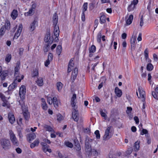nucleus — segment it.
<instances>
[{"instance_id":"nucleus-50","label":"nucleus","mask_w":158,"mask_h":158,"mask_svg":"<svg viewBox=\"0 0 158 158\" xmlns=\"http://www.w3.org/2000/svg\"><path fill=\"white\" fill-rule=\"evenodd\" d=\"M65 144L67 146L70 148H73V144L69 142H66L65 143Z\"/></svg>"},{"instance_id":"nucleus-43","label":"nucleus","mask_w":158,"mask_h":158,"mask_svg":"<svg viewBox=\"0 0 158 158\" xmlns=\"http://www.w3.org/2000/svg\"><path fill=\"white\" fill-rule=\"evenodd\" d=\"M147 70L148 71H151L153 69V66L151 64L149 63L147 64Z\"/></svg>"},{"instance_id":"nucleus-26","label":"nucleus","mask_w":158,"mask_h":158,"mask_svg":"<svg viewBox=\"0 0 158 158\" xmlns=\"http://www.w3.org/2000/svg\"><path fill=\"white\" fill-rule=\"evenodd\" d=\"M117 156L114 152L110 151L107 158H117Z\"/></svg>"},{"instance_id":"nucleus-61","label":"nucleus","mask_w":158,"mask_h":158,"mask_svg":"<svg viewBox=\"0 0 158 158\" xmlns=\"http://www.w3.org/2000/svg\"><path fill=\"white\" fill-rule=\"evenodd\" d=\"M18 133L19 136V137L20 138H22L23 137V135L22 134L21 131L20 130H18Z\"/></svg>"},{"instance_id":"nucleus-36","label":"nucleus","mask_w":158,"mask_h":158,"mask_svg":"<svg viewBox=\"0 0 158 158\" xmlns=\"http://www.w3.org/2000/svg\"><path fill=\"white\" fill-rule=\"evenodd\" d=\"M11 58V55L10 54H7L5 60L7 63H9L10 61Z\"/></svg>"},{"instance_id":"nucleus-12","label":"nucleus","mask_w":158,"mask_h":158,"mask_svg":"<svg viewBox=\"0 0 158 158\" xmlns=\"http://www.w3.org/2000/svg\"><path fill=\"white\" fill-rule=\"evenodd\" d=\"M54 26V35L56 37V38H55V40L56 41H57L58 40V38L59 35L60 31L59 27L58 26Z\"/></svg>"},{"instance_id":"nucleus-41","label":"nucleus","mask_w":158,"mask_h":158,"mask_svg":"<svg viewBox=\"0 0 158 158\" xmlns=\"http://www.w3.org/2000/svg\"><path fill=\"white\" fill-rule=\"evenodd\" d=\"M44 127L46 129L47 131H53V129L51 127L47 125H44Z\"/></svg>"},{"instance_id":"nucleus-7","label":"nucleus","mask_w":158,"mask_h":158,"mask_svg":"<svg viewBox=\"0 0 158 158\" xmlns=\"http://www.w3.org/2000/svg\"><path fill=\"white\" fill-rule=\"evenodd\" d=\"M111 128L112 127L110 126L108 127L107 129H106L105 134L103 137V140H108L111 137V135L110 134L111 132H110V131Z\"/></svg>"},{"instance_id":"nucleus-52","label":"nucleus","mask_w":158,"mask_h":158,"mask_svg":"<svg viewBox=\"0 0 158 158\" xmlns=\"http://www.w3.org/2000/svg\"><path fill=\"white\" fill-rule=\"evenodd\" d=\"M57 119L58 121H60L63 119V117L60 114H58L57 115Z\"/></svg>"},{"instance_id":"nucleus-11","label":"nucleus","mask_w":158,"mask_h":158,"mask_svg":"<svg viewBox=\"0 0 158 158\" xmlns=\"http://www.w3.org/2000/svg\"><path fill=\"white\" fill-rule=\"evenodd\" d=\"M138 91L139 93V98H140L142 101L144 102L145 101V92L141 88L139 87Z\"/></svg>"},{"instance_id":"nucleus-6","label":"nucleus","mask_w":158,"mask_h":158,"mask_svg":"<svg viewBox=\"0 0 158 158\" xmlns=\"http://www.w3.org/2000/svg\"><path fill=\"white\" fill-rule=\"evenodd\" d=\"M10 139L12 143L14 145L18 146L19 144V141L15 134L11 130L9 131Z\"/></svg>"},{"instance_id":"nucleus-39","label":"nucleus","mask_w":158,"mask_h":158,"mask_svg":"<svg viewBox=\"0 0 158 158\" xmlns=\"http://www.w3.org/2000/svg\"><path fill=\"white\" fill-rule=\"evenodd\" d=\"M135 8V6H134V5L132 4H131L128 7V11L129 12L132 11L134 10Z\"/></svg>"},{"instance_id":"nucleus-25","label":"nucleus","mask_w":158,"mask_h":158,"mask_svg":"<svg viewBox=\"0 0 158 158\" xmlns=\"http://www.w3.org/2000/svg\"><path fill=\"white\" fill-rule=\"evenodd\" d=\"M16 80V79L8 87V89L9 90H11V89H14L17 86V83L15 81Z\"/></svg>"},{"instance_id":"nucleus-53","label":"nucleus","mask_w":158,"mask_h":158,"mask_svg":"<svg viewBox=\"0 0 158 158\" xmlns=\"http://www.w3.org/2000/svg\"><path fill=\"white\" fill-rule=\"evenodd\" d=\"M152 95L153 97L156 100H158V94H156L155 92H152Z\"/></svg>"},{"instance_id":"nucleus-3","label":"nucleus","mask_w":158,"mask_h":158,"mask_svg":"<svg viewBox=\"0 0 158 158\" xmlns=\"http://www.w3.org/2000/svg\"><path fill=\"white\" fill-rule=\"evenodd\" d=\"M19 105H20L22 107V110L23 111V113L24 117L25 120H28L30 117V115L28 110L27 108H24V103L23 100H19Z\"/></svg>"},{"instance_id":"nucleus-17","label":"nucleus","mask_w":158,"mask_h":158,"mask_svg":"<svg viewBox=\"0 0 158 158\" xmlns=\"http://www.w3.org/2000/svg\"><path fill=\"white\" fill-rule=\"evenodd\" d=\"M115 93L116 96L118 97H120L122 95V93L121 89L118 87H116L115 89Z\"/></svg>"},{"instance_id":"nucleus-33","label":"nucleus","mask_w":158,"mask_h":158,"mask_svg":"<svg viewBox=\"0 0 158 158\" xmlns=\"http://www.w3.org/2000/svg\"><path fill=\"white\" fill-rule=\"evenodd\" d=\"M62 84L60 82H57L56 84V86L59 92L60 91L63 87Z\"/></svg>"},{"instance_id":"nucleus-31","label":"nucleus","mask_w":158,"mask_h":158,"mask_svg":"<svg viewBox=\"0 0 158 158\" xmlns=\"http://www.w3.org/2000/svg\"><path fill=\"white\" fill-rule=\"evenodd\" d=\"M74 148L77 152H79V154L80 155L81 152L80 151L81 150V148L80 143L77 144L76 146H74Z\"/></svg>"},{"instance_id":"nucleus-44","label":"nucleus","mask_w":158,"mask_h":158,"mask_svg":"<svg viewBox=\"0 0 158 158\" xmlns=\"http://www.w3.org/2000/svg\"><path fill=\"white\" fill-rule=\"evenodd\" d=\"M42 149L43 151L45 152H48L50 153L52 152L51 149H48L47 146H46L45 147H42Z\"/></svg>"},{"instance_id":"nucleus-19","label":"nucleus","mask_w":158,"mask_h":158,"mask_svg":"<svg viewBox=\"0 0 158 158\" xmlns=\"http://www.w3.org/2000/svg\"><path fill=\"white\" fill-rule=\"evenodd\" d=\"M36 138V135L34 133H32L28 135L27 138L29 141L33 140Z\"/></svg>"},{"instance_id":"nucleus-62","label":"nucleus","mask_w":158,"mask_h":158,"mask_svg":"<svg viewBox=\"0 0 158 158\" xmlns=\"http://www.w3.org/2000/svg\"><path fill=\"white\" fill-rule=\"evenodd\" d=\"M148 132V131L146 129H143L142 131V132L141 133V134L143 135L144 134H147Z\"/></svg>"},{"instance_id":"nucleus-14","label":"nucleus","mask_w":158,"mask_h":158,"mask_svg":"<svg viewBox=\"0 0 158 158\" xmlns=\"http://www.w3.org/2000/svg\"><path fill=\"white\" fill-rule=\"evenodd\" d=\"M8 118L9 122L11 124H12L14 123L15 121V118L13 113L9 112L8 114Z\"/></svg>"},{"instance_id":"nucleus-55","label":"nucleus","mask_w":158,"mask_h":158,"mask_svg":"<svg viewBox=\"0 0 158 158\" xmlns=\"http://www.w3.org/2000/svg\"><path fill=\"white\" fill-rule=\"evenodd\" d=\"M136 41V38H132L131 40V46H132V45H134L135 42Z\"/></svg>"},{"instance_id":"nucleus-64","label":"nucleus","mask_w":158,"mask_h":158,"mask_svg":"<svg viewBox=\"0 0 158 158\" xmlns=\"http://www.w3.org/2000/svg\"><path fill=\"white\" fill-rule=\"evenodd\" d=\"M81 18L83 22L85 21V17L84 12H82Z\"/></svg>"},{"instance_id":"nucleus-23","label":"nucleus","mask_w":158,"mask_h":158,"mask_svg":"<svg viewBox=\"0 0 158 158\" xmlns=\"http://www.w3.org/2000/svg\"><path fill=\"white\" fill-rule=\"evenodd\" d=\"M140 143V141H137L135 143L134 145V149L135 151H137L139 150Z\"/></svg>"},{"instance_id":"nucleus-56","label":"nucleus","mask_w":158,"mask_h":158,"mask_svg":"<svg viewBox=\"0 0 158 158\" xmlns=\"http://www.w3.org/2000/svg\"><path fill=\"white\" fill-rule=\"evenodd\" d=\"M143 16L142 15L140 18V26L141 27L143 25Z\"/></svg>"},{"instance_id":"nucleus-1","label":"nucleus","mask_w":158,"mask_h":158,"mask_svg":"<svg viewBox=\"0 0 158 158\" xmlns=\"http://www.w3.org/2000/svg\"><path fill=\"white\" fill-rule=\"evenodd\" d=\"M76 94H73L71 99V104L73 108L72 111V118L74 121L77 122L79 119V113L76 110L77 106H76Z\"/></svg>"},{"instance_id":"nucleus-58","label":"nucleus","mask_w":158,"mask_h":158,"mask_svg":"<svg viewBox=\"0 0 158 158\" xmlns=\"http://www.w3.org/2000/svg\"><path fill=\"white\" fill-rule=\"evenodd\" d=\"M92 153L95 156H98L99 153L98 151L95 149H93L92 151Z\"/></svg>"},{"instance_id":"nucleus-32","label":"nucleus","mask_w":158,"mask_h":158,"mask_svg":"<svg viewBox=\"0 0 158 158\" xmlns=\"http://www.w3.org/2000/svg\"><path fill=\"white\" fill-rule=\"evenodd\" d=\"M20 68L15 67V76L16 80L17 79V77H19V70Z\"/></svg>"},{"instance_id":"nucleus-45","label":"nucleus","mask_w":158,"mask_h":158,"mask_svg":"<svg viewBox=\"0 0 158 158\" xmlns=\"http://www.w3.org/2000/svg\"><path fill=\"white\" fill-rule=\"evenodd\" d=\"M10 23L9 22H7L6 23L4 27L5 29L9 30L10 29Z\"/></svg>"},{"instance_id":"nucleus-46","label":"nucleus","mask_w":158,"mask_h":158,"mask_svg":"<svg viewBox=\"0 0 158 158\" xmlns=\"http://www.w3.org/2000/svg\"><path fill=\"white\" fill-rule=\"evenodd\" d=\"M95 134L96 135V138L99 139L100 137V135L98 130H96L95 131Z\"/></svg>"},{"instance_id":"nucleus-57","label":"nucleus","mask_w":158,"mask_h":158,"mask_svg":"<svg viewBox=\"0 0 158 158\" xmlns=\"http://www.w3.org/2000/svg\"><path fill=\"white\" fill-rule=\"evenodd\" d=\"M144 53L145 54V58L146 59V60H147L148 57V51L147 49H146L145 50Z\"/></svg>"},{"instance_id":"nucleus-48","label":"nucleus","mask_w":158,"mask_h":158,"mask_svg":"<svg viewBox=\"0 0 158 158\" xmlns=\"http://www.w3.org/2000/svg\"><path fill=\"white\" fill-rule=\"evenodd\" d=\"M53 58V56L52 53H49L48 56V60L50 61H51L52 60Z\"/></svg>"},{"instance_id":"nucleus-37","label":"nucleus","mask_w":158,"mask_h":158,"mask_svg":"<svg viewBox=\"0 0 158 158\" xmlns=\"http://www.w3.org/2000/svg\"><path fill=\"white\" fill-rule=\"evenodd\" d=\"M5 29L4 26H2L0 30V37H1L4 35L5 31Z\"/></svg>"},{"instance_id":"nucleus-13","label":"nucleus","mask_w":158,"mask_h":158,"mask_svg":"<svg viewBox=\"0 0 158 158\" xmlns=\"http://www.w3.org/2000/svg\"><path fill=\"white\" fill-rule=\"evenodd\" d=\"M23 28V26L22 24H20L19 26L18 30L16 33H15L14 38L17 39L19 36L22 31Z\"/></svg>"},{"instance_id":"nucleus-27","label":"nucleus","mask_w":158,"mask_h":158,"mask_svg":"<svg viewBox=\"0 0 158 158\" xmlns=\"http://www.w3.org/2000/svg\"><path fill=\"white\" fill-rule=\"evenodd\" d=\"M133 18V15H129L128 18L127 19L126 23L127 24H130L132 22Z\"/></svg>"},{"instance_id":"nucleus-59","label":"nucleus","mask_w":158,"mask_h":158,"mask_svg":"<svg viewBox=\"0 0 158 158\" xmlns=\"http://www.w3.org/2000/svg\"><path fill=\"white\" fill-rule=\"evenodd\" d=\"M94 7V4L92 3L89 4V8L90 10H93Z\"/></svg>"},{"instance_id":"nucleus-49","label":"nucleus","mask_w":158,"mask_h":158,"mask_svg":"<svg viewBox=\"0 0 158 158\" xmlns=\"http://www.w3.org/2000/svg\"><path fill=\"white\" fill-rule=\"evenodd\" d=\"M100 114L104 118L106 119L107 118V116L106 114L103 112L102 110H101L100 111Z\"/></svg>"},{"instance_id":"nucleus-5","label":"nucleus","mask_w":158,"mask_h":158,"mask_svg":"<svg viewBox=\"0 0 158 158\" xmlns=\"http://www.w3.org/2000/svg\"><path fill=\"white\" fill-rule=\"evenodd\" d=\"M93 139L88 138H86L85 141V151L87 152H91L92 151L91 143Z\"/></svg>"},{"instance_id":"nucleus-9","label":"nucleus","mask_w":158,"mask_h":158,"mask_svg":"<svg viewBox=\"0 0 158 158\" xmlns=\"http://www.w3.org/2000/svg\"><path fill=\"white\" fill-rule=\"evenodd\" d=\"M78 72V69L76 68H75L74 70H73L70 78V81L72 83H73L76 79L77 75Z\"/></svg>"},{"instance_id":"nucleus-10","label":"nucleus","mask_w":158,"mask_h":158,"mask_svg":"<svg viewBox=\"0 0 158 158\" xmlns=\"http://www.w3.org/2000/svg\"><path fill=\"white\" fill-rule=\"evenodd\" d=\"M138 91L139 93V98H140L142 101L144 102L145 101V92L141 88L139 87Z\"/></svg>"},{"instance_id":"nucleus-51","label":"nucleus","mask_w":158,"mask_h":158,"mask_svg":"<svg viewBox=\"0 0 158 158\" xmlns=\"http://www.w3.org/2000/svg\"><path fill=\"white\" fill-rule=\"evenodd\" d=\"M87 3L86 2L84 3L83 5V10L82 12H84L87 10Z\"/></svg>"},{"instance_id":"nucleus-40","label":"nucleus","mask_w":158,"mask_h":158,"mask_svg":"<svg viewBox=\"0 0 158 158\" xmlns=\"http://www.w3.org/2000/svg\"><path fill=\"white\" fill-rule=\"evenodd\" d=\"M96 49L95 46L94 45H92L89 49V52L90 53H94L95 52Z\"/></svg>"},{"instance_id":"nucleus-24","label":"nucleus","mask_w":158,"mask_h":158,"mask_svg":"<svg viewBox=\"0 0 158 158\" xmlns=\"http://www.w3.org/2000/svg\"><path fill=\"white\" fill-rule=\"evenodd\" d=\"M37 85L40 86H41L43 85V81L42 77H40L38 78L37 80L36 81Z\"/></svg>"},{"instance_id":"nucleus-35","label":"nucleus","mask_w":158,"mask_h":158,"mask_svg":"<svg viewBox=\"0 0 158 158\" xmlns=\"http://www.w3.org/2000/svg\"><path fill=\"white\" fill-rule=\"evenodd\" d=\"M62 50V48L61 45H58L56 49V52L57 54H58L59 55H60V54Z\"/></svg>"},{"instance_id":"nucleus-8","label":"nucleus","mask_w":158,"mask_h":158,"mask_svg":"<svg viewBox=\"0 0 158 158\" xmlns=\"http://www.w3.org/2000/svg\"><path fill=\"white\" fill-rule=\"evenodd\" d=\"M26 93V88L24 85H22L19 88V94L20 98L23 99L24 98Z\"/></svg>"},{"instance_id":"nucleus-21","label":"nucleus","mask_w":158,"mask_h":158,"mask_svg":"<svg viewBox=\"0 0 158 158\" xmlns=\"http://www.w3.org/2000/svg\"><path fill=\"white\" fill-rule=\"evenodd\" d=\"M18 15L17 10H14L11 14V16L13 19L15 20L17 17Z\"/></svg>"},{"instance_id":"nucleus-2","label":"nucleus","mask_w":158,"mask_h":158,"mask_svg":"<svg viewBox=\"0 0 158 158\" xmlns=\"http://www.w3.org/2000/svg\"><path fill=\"white\" fill-rule=\"evenodd\" d=\"M53 38H51L50 34H48L44 38V41L47 43L46 47L44 48V51L45 52H47L48 51V46L50 45L53 42Z\"/></svg>"},{"instance_id":"nucleus-29","label":"nucleus","mask_w":158,"mask_h":158,"mask_svg":"<svg viewBox=\"0 0 158 158\" xmlns=\"http://www.w3.org/2000/svg\"><path fill=\"white\" fill-rule=\"evenodd\" d=\"M101 16L100 18V23L102 24L104 23L106 21V17L103 13L101 14Z\"/></svg>"},{"instance_id":"nucleus-4","label":"nucleus","mask_w":158,"mask_h":158,"mask_svg":"<svg viewBox=\"0 0 158 158\" xmlns=\"http://www.w3.org/2000/svg\"><path fill=\"white\" fill-rule=\"evenodd\" d=\"M0 144L3 149L6 150L11 147V144L10 140L5 138H3L0 140Z\"/></svg>"},{"instance_id":"nucleus-34","label":"nucleus","mask_w":158,"mask_h":158,"mask_svg":"<svg viewBox=\"0 0 158 158\" xmlns=\"http://www.w3.org/2000/svg\"><path fill=\"white\" fill-rule=\"evenodd\" d=\"M39 75L38 70L37 69H35L33 70V72L32 73V77H35L38 76Z\"/></svg>"},{"instance_id":"nucleus-38","label":"nucleus","mask_w":158,"mask_h":158,"mask_svg":"<svg viewBox=\"0 0 158 158\" xmlns=\"http://www.w3.org/2000/svg\"><path fill=\"white\" fill-rule=\"evenodd\" d=\"M54 106L55 107L57 108L58 106V103L57 98L56 97H53V101Z\"/></svg>"},{"instance_id":"nucleus-42","label":"nucleus","mask_w":158,"mask_h":158,"mask_svg":"<svg viewBox=\"0 0 158 158\" xmlns=\"http://www.w3.org/2000/svg\"><path fill=\"white\" fill-rule=\"evenodd\" d=\"M47 101L49 104H52L53 101V98L52 99L50 97H47Z\"/></svg>"},{"instance_id":"nucleus-63","label":"nucleus","mask_w":158,"mask_h":158,"mask_svg":"<svg viewBox=\"0 0 158 158\" xmlns=\"http://www.w3.org/2000/svg\"><path fill=\"white\" fill-rule=\"evenodd\" d=\"M153 57L154 60L156 62H157L158 60L157 55L156 54H154L153 55Z\"/></svg>"},{"instance_id":"nucleus-18","label":"nucleus","mask_w":158,"mask_h":158,"mask_svg":"<svg viewBox=\"0 0 158 158\" xmlns=\"http://www.w3.org/2000/svg\"><path fill=\"white\" fill-rule=\"evenodd\" d=\"M73 61V59H71L69 62V64L68 65V72L69 73L72 70V67H73V65L74 64L73 63H72V62Z\"/></svg>"},{"instance_id":"nucleus-15","label":"nucleus","mask_w":158,"mask_h":158,"mask_svg":"<svg viewBox=\"0 0 158 158\" xmlns=\"http://www.w3.org/2000/svg\"><path fill=\"white\" fill-rule=\"evenodd\" d=\"M106 78L104 77H101L100 81L101 83L99 84L98 86V89H100L102 87L103 85L106 83Z\"/></svg>"},{"instance_id":"nucleus-20","label":"nucleus","mask_w":158,"mask_h":158,"mask_svg":"<svg viewBox=\"0 0 158 158\" xmlns=\"http://www.w3.org/2000/svg\"><path fill=\"white\" fill-rule=\"evenodd\" d=\"M40 143V141L38 139H35L33 143L30 144V147L31 148H34L35 146H38Z\"/></svg>"},{"instance_id":"nucleus-54","label":"nucleus","mask_w":158,"mask_h":158,"mask_svg":"<svg viewBox=\"0 0 158 158\" xmlns=\"http://www.w3.org/2000/svg\"><path fill=\"white\" fill-rule=\"evenodd\" d=\"M41 104L43 109L44 110H47L48 108V106L46 102L42 103Z\"/></svg>"},{"instance_id":"nucleus-16","label":"nucleus","mask_w":158,"mask_h":158,"mask_svg":"<svg viewBox=\"0 0 158 158\" xmlns=\"http://www.w3.org/2000/svg\"><path fill=\"white\" fill-rule=\"evenodd\" d=\"M58 17L56 13H55L53 16L52 22L53 23V25L54 26H57L56 25L58 23Z\"/></svg>"},{"instance_id":"nucleus-47","label":"nucleus","mask_w":158,"mask_h":158,"mask_svg":"<svg viewBox=\"0 0 158 158\" xmlns=\"http://www.w3.org/2000/svg\"><path fill=\"white\" fill-rule=\"evenodd\" d=\"M102 37V34L101 32H99L97 36V41L99 43H100Z\"/></svg>"},{"instance_id":"nucleus-28","label":"nucleus","mask_w":158,"mask_h":158,"mask_svg":"<svg viewBox=\"0 0 158 158\" xmlns=\"http://www.w3.org/2000/svg\"><path fill=\"white\" fill-rule=\"evenodd\" d=\"M133 151V148H128V149L125 152V156H128L130 155Z\"/></svg>"},{"instance_id":"nucleus-22","label":"nucleus","mask_w":158,"mask_h":158,"mask_svg":"<svg viewBox=\"0 0 158 158\" xmlns=\"http://www.w3.org/2000/svg\"><path fill=\"white\" fill-rule=\"evenodd\" d=\"M36 21L34 20L33 22L32 23L30 27V30L31 31H33L35 28V25L37 23Z\"/></svg>"},{"instance_id":"nucleus-30","label":"nucleus","mask_w":158,"mask_h":158,"mask_svg":"<svg viewBox=\"0 0 158 158\" xmlns=\"http://www.w3.org/2000/svg\"><path fill=\"white\" fill-rule=\"evenodd\" d=\"M8 71H4L2 73V76L1 77L2 80H3L5 79L6 77L8 75Z\"/></svg>"},{"instance_id":"nucleus-60","label":"nucleus","mask_w":158,"mask_h":158,"mask_svg":"<svg viewBox=\"0 0 158 158\" xmlns=\"http://www.w3.org/2000/svg\"><path fill=\"white\" fill-rule=\"evenodd\" d=\"M126 110V113L128 114H130L132 110V108L131 107H127Z\"/></svg>"}]
</instances>
